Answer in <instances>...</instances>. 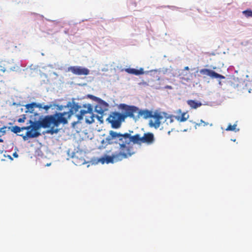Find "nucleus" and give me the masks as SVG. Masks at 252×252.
<instances>
[{
	"instance_id": "obj_1",
	"label": "nucleus",
	"mask_w": 252,
	"mask_h": 252,
	"mask_svg": "<svg viewBox=\"0 0 252 252\" xmlns=\"http://www.w3.org/2000/svg\"><path fill=\"white\" fill-rule=\"evenodd\" d=\"M105 142L109 145H118L119 152L113 154L112 156L105 155L100 158L98 161L102 164L113 163L128 158L132 155L131 148L127 147L120 132L109 131V135L105 138Z\"/></svg>"
},
{
	"instance_id": "obj_2",
	"label": "nucleus",
	"mask_w": 252,
	"mask_h": 252,
	"mask_svg": "<svg viewBox=\"0 0 252 252\" xmlns=\"http://www.w3.org/2000/svg\"><path fill=\"white\" fill-rule=\"evenodd\" d=\"M80 108V106L74 104L68 112H56L53 115L46 116L43 118V125L47 128L51 126L57 127L61 124H66L67 119L70 118L73 114L78 112Z\"/></svg>"
},
{
	"instance_id": "obj_3",
	"label": "nucleus",
	"mask_w": 252,
	"mask_h": 252,
	"mask_svg": "<svg viewBox=\"0 0 252 252\" xmlns=\"http://www.w3.org/2000/svg\"><path fill=\"white\" fill-rule=\"evenodd\" d=\"M119 108L122 111V114L118 112H113L111 113L107 119L113 128H119L121 126L122 122H124L126 118H134L133 113L136 110L135 107L124 103L120 104L119 105Z\"/></svg>"
},
{
	"instance_id": "obj_4",
	"label": "nucleus",
	"mask_w": 252,
	"mask_h": 252,
	"mask_svg": "<svg viewBox=\"0 0 252 252\" xmlns=\"http://www.w3.org/2000/svg\"><path fill=\"white\" fill-rule=\"evenodd\" d=\"M131 133H133V131H129V133H121V136L127 147L131 148L132 155L135 153L133 146V144H141V143L152 144L155 141L154 135L152 133H145L142 137H140L139 134L131 135Z\"/></svg>"
},
{
	"instance_id": "obj_5",
	"label": "nucleus",
	"mask_w": 252,
	"mask_h": 252,
	"mask_svg": "<svg viewBox=\"0 0 252 252\" xmlns=\"http://www.w3.org/2000/svg\"><path fill=\"white\" fill-rule=\"evenodd\" d=\"M30 129L26 132V134H19L22 136L23 140L26 141L29 138H35L40 135V133L38 131L40 127L46 128L43 125V118L38 121H33L30 120Z\"/></svg>"
},
{
	"instance_id": "obj_6",
	"label": "nucleus",
	"mask_w": 252,
	"mask_h": 252,
	"mask_svg": "<svg viewBox=\"0 0 252 252\" xmlns=\"http://www.w3.org/2000/svg\"><path fill=\"white\" fill-rule=\"evenodd\" d=\"M83 108L80 111L79 114L76 115L78 120L80 121L85 117L87 123L91 124L94 122V115L93 114V108L91 104H85L83 105Z\"/></svg>"
},
{
	"instance_id": "obj_7",
	"label": "nucleus",
	"mask_w": 252,
	"mask_h": 252,
	"mask_svg": "<svg viewBox=\"0 0 252 252\" xmlns=\"http://www.w3.org/2000/svg\"><path fill=\"white\" fill-rule=\"evenodd\" d=\"M97 101V104L95 106V111L98 114L100 115V116H97V119L102 121L101 119H102L103 114L104 112L107 110L108 107V104L102 100L101 99L95 97Z\"/></svg>"
},
{
	"instance_id": "obj_8",
	"label": "nucleus",
	"mask_w": 252,
	"mask_h": 252,
	"mask_svg": "<svg viewBox=\"0 0 252 252\" xmlns=\"http://www.w3.org/2000/svg\"><path fill=\"white\" fill-rule=\"evenodd\" d=\"M130 106L135 107L136 108V110L135 111V112L133 113L134 118H132L133 120H136L139 119L140 117H143V118L145 119H147L148 118H150L152 117L153 113L152 111L147 109L139 110L138 107L133 105H130Z\"/></svg>"
},
{
	"instance_id": "obj_9",
	"label": "nucleus",
	"mask_w": 252,
	"mask_h": 252,
	"mask_svg": "<svg viewBox=\"0 0 252 252\" xmlns=\"http://www.w3.org/2000/svg\"><path fill=\"white\" fill-rule=\"evenodd\" d=\"M68 71H71L73 74L77 75H87L90 73V70L88 68L80 66L69 67Z\"/></svg>"
},
{
	"instance_id": "obj_10",
	"label": "nucleus",
	"mask_w": 252,
	"mask_h": 252,
	"mask_svg": "<svg viewBox=\"0 0 252 252\" xmlns=\"http://www.w3.org/2000/svg\"><path fill=\"white\" fill-rule=\"evenodd\" d=\"M151 118L153 119L150 120V125L155 128H158L159 127L160 120H162L163 117L160 112L155 111L153 113Z\"/></svg>"
},
{
	"instance_id": "obj_11",
	"label": "nucleus",
	"mask_w": 252,
	"mask_h": 252,
	"mask_svg": "<svg viewBox=\"0 0 252 252\" xmlns=\"http://www.w3.org/2000/svg\"><path fill=\"white\" fill-rule=\"evenodd\" d=\"M200 73L203 75H206L210 76L212 78H219L224 79L225 77L221 74H218L217 72L212 70L204 68L200 70Z\"/></svg>"
},
{
	"instance_id": "obj_12",
	"label": "nucleus",
	"mask_w": 252,
	"mask_h": 252,
	"mask_svg": "<svg viewBox=\"0 0 252 252\" xmlns=\"http://www.w3.org/2000/svg\"><path fill=\"white\" fill-rule=\"evenodd\" d=\"M175 113L177 115L174 116L175 118L180 122H184L189 118V115L186 112H182L181 109L177 110Z\"/></svg>"
},
{
	"instance_id": "obj_13",
	"label": "nucleus",
	"mask_w": 252,
	"mask_h": 252,
	"mask_svg": "<svg viewBox=\"0 0 252 252\" xmlns=\"http://www.w3.org/2000/svg\"><path fill=\"white\" fill-rule=\"evenodd\" d=\"M125 71L129 74H134L136 75L143 74L144 73L143 68H140L139 69L128 68H126Z\"/></svg>"
},
{
	"instance_id": "obj_14",
	"label": "nucleus",
	"mask_w": 252,
	"mask_h": 252,
	"mask_svg": "<svg viewBox=\"0 0 252 252\" xmlns=\"http://www.w3.org/2000/svg\"><path fill=\"white\" fill-rule=\"evenodd\" d=\"M187 102L192 109H196L202 105V103L201 102L191 99L188 100Z\"/></svg>"
},
{
	"instance_id": "obj_15",
	"label": "nucleus",
	"mask_w": 252,
	"mask_h": 252,
	"mask_svg": "<svg viewBox=\"0 0 252 252\" xmlns=\"http://www.w3.org/2000/svg\"><path fill=\"white\" fill-rule=\"evenodd\" d=\"M185 70L189 71V67L188 66L185 67L184 70L179 74V76L181 79L188 81L189 80V76L190 73L189 72L185 73Z\"/></svg>"
},
{
	"instance_id": "obj_16",
	"label": "nucleus",
	"mask_w": 252,
	"mask_h": 252,
	"mask_svg": "<svg viewBox=\"0 0 252 252\" xmlns=\"http://www.w3.org/2000/svg\"><path fill=\"white\" fill-rule=\"evenodd\" d=\"M35 102H32L31 103L26 104L25 105V107L28 111H30V112L32 113L33 111V108L35 107Z\"/></svg>"
},
{
	"instance_id": "obj_17",
	"label": "nucleus",
	"mask_w": 252,
	"mask_h": 252,
	"mask_svg": "<svg viewBox=\"0 0 252 252\" xmlns=\"http://www.w3.org/2000/svg\"><path fill=\"white\" fill-rule=\"evenodd\" d=\"M237 125L234 124L233 125H231V124H229L227 128H226V130L227 131H239V129H238L237 130H236V127Z\"/></svg>"
},
{
	"instance_id": "obj_18",
	"label": "nucleus",
	"mask_w": 252,
	"mask_h": 252,
	"mask_svg": "<svg viewBox=\"0 0 252 252\" xmlns=\"http://www.w3.org/2000/svg\"><path fill=\"white\" fill-rule=\"evenodd\" d=\"M242 13L246 17H252V10L250 9L243 11Z\"/></svg>"
},
{
	"instance_id": "obj_19",
	"label": "nucleus",
	"mask_w": 252,
	"mask_h": 252,
	"mask_svg": "<svg viewBox=\"0 0 252 252\" xmlns=\"http://www.w3.org/2000/svg\"><path fill=\"white\" fill-rule=\"evenodd\" d=\"M50 127L51 128L47 131L48 133L53 134L54 133H57L59 131V129L55 128V127H53V126H51Z\"/></svg>"
},
{
	"instance_id": "obj_20",
	"label": "nucleus",
	"mask_w": 252,
	"mask_h": 252,
	"mask_svg": "<svg viewBox=\"0 0 252 252\" xmlns=\"http://www.w3.org/2000/svg\"><path fill=\"white\" fill-rule=\"evenodd\" d=\"M11 130L15 133H18L21 131V127L17 126H12Z\"/></svg>"
},
{
	"instance_id": "obj_21",
	"label": "nucleus",
	"mask_w": 252,
	"mask_h": 252,
	"mask_svg": "<svg viewBox=\"0 0 252 252\" xmlns=\"http://www.w3.org/2000/svg\"><path fill=\"white\" fill-rule=\"evenodd\" d=\"M202 125H203V126H206L208 125L209 124L207 122H204L202 120H201L200 123L195 124V127H196L197 126H202Z\"/></svg>"
},
{
	"instance_id": "obj_22",
	"label": "nucleus",
	"mask_w": 252,
	"mask_h": 252,
	"mask_svg": "<svg viewBox=\"0 0 252 252\" xmlns=\"http://www.w3.org/2000/svg\"><path fill=\"white\" fill-rule=\"evenodd\" d=\"M26 119V116L25 115H23L22 116V118H19L18 120V122L19 123H23L25 122V120Z\"/></svg>"
},
{
	"instance_id": "obj_23",
	"label": "nucleus",
	"mask_w": 252,
	"mask_h": 252,
	"mask_svg": "<svg viewBox=\"0 0 252 252\" xmlns=\"http://www.w3.org/2000/svg\"><path fill=\"white\" fill-rule=\"evenodd\" d=\"M5 71V68L0 64V75H2Z\"/></svg>"
},
{
	"instance_id": "obj_24",
	"label": "nucleus",
	"mask_w": 252,
	"mask_h": 252,
	"mask_svg": "<svg viewBox=\"0 0 252 252\" xmlns=\"http://www.w3.org/2000/svg\"><path fill=\"white\" fill-rule=\"evenodd\" d=\"M21 131H22L23 130H27V131H29L30 129V126H23V127H21Z\"/></svg>"
},
{
	"instance_id": "obj_25",
	"label": "nucleus",
	"mask_w": 252,
	"mask_h": 252,
	"mask_svg": "<svg viewBox=\"0 0 252 252\" xmlns=\"http://www.w3.org/2000/svg\"><path fill=\"white\" fill-rule=\"evenodd\" d=\"M51 107V105H45L43 107V109H45V110L47 111L49 109V108Z\"/></svg>"
},
{
	"instance_id": "obj_26",
	"label": "nucleus",
	"mask_w": 252,
	"mask_h": 252,
	"mask_svg": "<svg viewBox=\"0 0 252 252\" xmlns=\"http://www.w3.org/2000/svg\"><path fill=\"white\" fill-rule=\"evenodd\" d=\"M35 107H38L39 108H43L42 105L40 103H36V105H35Z\"/></svg>"
},
{
	"instance_id": "obj_27",
	"label": "nucleus",
	"mask_w": 252,
	"mask_h": 252,
	"mask_svg": "<svg viewBox=\"0 0 252 252\" xmlns=\"http://www.w3.org/2000/svg\"><path fill=\"white\" fill-rule=\"evenodd\" d=\"M13 156L15 158H17V157H18V155L16 152H15L14 153H13Z\"/></svg>"
},
{
	"instance_id": "obj_28",
	"label": "nucleus",
	"mask_w": 252,
	"mask_h": 252,
	"mask_svg": "<svg viewBox=\"0 0 252 252\" xmlns=\"http://www.w3.org/2000/svg\"><path fill=\"white\" fill-rule=\"evenodd\" d=\"M165 89H172V87L170 86H166L165 87Z\"/></svg>"
},
{
	"instance_id": "obj_29",
	"label": "nucleus",
	"mask_w": 252,
	"mask_h": 252,
	"mask_svg": "<svg viewBox=\"0 0 252 252\" xmlns=\"http://www.w3.org/2000/svg\"><path fill=\"white\" fill-rule=\"evenodd\" d=\"M3 142V140L2 139H0V142Z\"/></svg>"
},
{
	"instance_id": "obj_30",
	"label": "nucleus",
	"mask_w": 252,
	"mask_h": 252,
	"mask_svg": "<svg viewBox=\"0 0 252 252\" xmlns=\"http://www.w3.org/2000/svg\"><path fill=\"white\" fill-rule=\"evenodd\" d=\"M9 157L11 159H12V158L10 156H9Z\"/></svg>"
},
{
	"instance_id": "obj_31",
	"label": "nucleus",
	"mask_w": 252,
	"mask_h": 252,
	"mask_svg": "<svg viewBox=\"0 0 252 252\" xmlns=\"http://www.w3.org/2000/svg\"><path fill=\"white\" fill-rule=\"evenodd\" d=\"M232 140L235 142L236 140L235 139H233Z\"/></svg>"
},
{
	"instance_id": "obj_32",
	"label": "nucleus",
	"mask_w": 252,
	"mask_h": 252,
	"mask_svg": "<svg viewBox=\"0 0 252 252\" xmlns=\"http://www.w3.org/2000/svg\"><path fill=\"white\" fill-rule=\"evenodd\" d=\"M212 125H212V124H211L210 125V126H212Z\"/></svg>"
},
{
	"instance_id": "obj_33",
	"label": "nucleus",
	"mask_w": 252,
	"mask_h": 252,
	"mask_svg": "<svg viewBox=\"0 0 252 252\" xmlns=\"http://www.w3.org/2000/svg\"><path fill=\"white\" fill-rule=\"evenodd\" d=\"M216 67H213V69H216Z\"/></svg>"
}]
</instances>
